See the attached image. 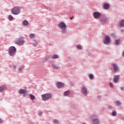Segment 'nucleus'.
Masks as SVG:
<instances>
[{"label": "nucleus", "mask_w": 124, "mask_h": 124, "mask_svg": "<svg viewBox=\"0 0 124 124\" xmlns=\"http://www.w3.org/2000/svg\"><path fill=\"white\" fill-rule=\"evenodd\" d=\"M41 96L42 100L44 101H46V100H48V99H50V98H52V97H53V94L47 93L42 94Z\"/></svg>", "instance_id": "1"}, {"label": "nucleus", "mask_w": 124, "mask_h": 124, "mask_svg": "<svg viewBox=\"0 0 124 124\" xmlns=\"http://www.w3.org/2000/svg\"><path fill=\"white\" fill-rule=\"evenodd\" d=\"M58 27L59 28L62 29V32H65V31L66 30V29H67V27H66V24H65V23L63 22H62L59 23L58 24Z\"/></svg>", "instance_id": "2"}, {"label": "nucleus", "mask_w": 124, "mask_h": 124, "mask_svg": "<svg viewBox=\"0 0 124 124\" xmlns=\"http://www.w3.org/2000/svg\"><path fill=\"white\" fill-rule=\"evenodd\" d=\"M11 11L14 15H18L20 14V8L19 7H16L13 8Z\"/></svg>", "instance_id": "3"}, {"label": "nucleus", "mask_w": 124, "mask_h": 124, "mask_svg": "<svg viewBox=\"0 0 124 124\" xmlns=\"http://www.w3.org/2000/svg\"><path fill=\"white\" fill-rule=\"evenodd\" d=\"M16 52V47L11 46L9 48V55H10V56H13Z\"/></svg>", "instance_id": "4"}, {"label": "nucleus", "mask_w": 124, "mask_h": 124, "mask_svg": "<svg viewBox=\"0 0 124 124\" xmlns=\"http://www.w3.org/2000/svg\"><path fill=\"white\" fill-rule=\"evenodd\" d=\"M24 43H25V41L21 38L17 39L15 41V44L17 45H23Z\"/></svg>", "instance_id": "5"}, {"label": "nucleus", "mask_w": 124, "mask_h": 124, "mask_svg": "<svg viewBox=\"0 0 124 124\" xmlns=\"http://www.w3.org/2000/svg\"><path fill=\"white\" fill-rule=\"evenodd\" d=\"M110 41H111V38H110L109 36H108V35L106 36L105 37V41H104L105 44L110 43Z\"/></svg>", "instance_id": "6"}, {"label": "nucleus", "mask_w": 124, "mask_h": 124, "mask_svg": "<svg viewBox=\"0 0 124 124\" xmlns=\"http://www.w3.org/2000/svg\"><path fill=\"white\" fill-rule=\"evenodd\" d=\"M93 16L95 19H98V18L101 17V14L98 12H94L93 13Z\"/></svg>", "instance_id": "7"}, {"label": "nucleus", "mask_w": 124, "mask_h": 124, "mask_svg": "<svg viewBox=\"0 0 124 124\" xmlns=\"http://www.w3.org/2000/svg\"><path fill=\"white\" fill-rule=\"evenodd\" d=\"M57 87L58 89L63 88V87H64V84H63L62 82H59L57 83Z\"/></svg>", "instance_id": "8"}, {"label": "nucleus", "mask_w": 124, "mask_h": 124, "mask_svg": "<svg viewBox=\"0 0 124 124\" xmlns=\"http://www.w3.org/2000/svg\"><path fill=\"white\" fill-rule=\"evenodd\" d=\"M19 93H24L23 96H25V95H27V94H28V93H27V90L23 89L19 90Z\"/></svg>", "instance_id": "9"}, {"label": "nucleus", "mask_w": 124, "mask_h": 124, "mask_svg": "<svg viewBox=\"0 0 124 124\" xmlns=\"http://www.w3.org/2000/svg\"><path fill=\"white\" fill-rule=\"evenodd\" d=\"M88 93V91H87V88L85 87H82V93L86 95Z\"/></svg>", "instance_id": "10"}, {"label": "nucleus", "mask_w": 124, "mask_h": 124, "mask_svg": "<svg viewBox=\"0 0 124 124\" xmlns=\"http://www.w3.org/2000/svg\"><path fill=\"white\" fill-rule=\"evenodd\" d=\"M119 78H120V76L119 75L115 76L114 78V82L115 83H117L118 81H119Z\"/></svg>", "instance_id": "11"}, {"label": "nucleus", "mask_w": 124, "mask_h": 124, "mask_svg": "<svg viewBox=\"0 0 124 124\" xmlns=\"http://www.w3.org/2000/svg\"><path fill=\"white\" fill-rule=\"evenodd\" d=\"M92 121H93V124H99V121H98V119H93V118H92Z\"/></svg>", "instance_id": "12"}, {"label": "nucleus", "mask_w": 124, "mask_h": 124, "mask_svg": "<svg viewBox=\"0 0 124 124\" xmlns=\"http://www.w3.org/2000/svg\"><path fill=\"white\" fill-rule=\"evenodd\" d=\"M113 66L114 71H119V68H118V66H117V64L114 63L113 64Z\"/></svg>", "instance_id": "13"}, {"label": "nucleus", "mask_w": 124, "mask_h": 124, "mask_svg": "<svg viewBox=\"0 0 124 124\" xmlns=\"http://www.w3.org/2000/svg\"><path fill=\"white\" fill-rule=\"evenodd\" d=\"M109 7H110V5H109V4H108L107 3H105L104 5V9L108 10V9H109Z\"/></svg>", "instance_id": "14"}, {"label": "nucleus", "mask_w": 124, "mask_h": 124, "mask_svg": "<svg viewBox=\"0 0 124 124\" xmlns=\"http://www.w3.org/2000/svg\"><path fill=\"white\" fill-rule=\"evenodd\" d=\"M120 26L121 27H124V19H123L120 21Z\"/></svg>", "instance_id": "15"}, {"label": "nucleus", "mask_w": 124, "mask_h": 124, "mask_svg": "<svg viewBox=\"0 0 124 124\" xmlns=\"http://www.w3.org/2000/svg\"><path fill=\"white\" fill-rule=\"evenodd\" d=\"M70 93V91H67L64 93V96H67L69 95V94Z\"/></svg>", "instance_id": "16"}, {"label": "nucleus", "mask_w": 124, "mask_h": 124, "mask_svg": "<svg viewBox=\"0 0 124 124\" xmlns=\"http://www.w3.org/2000/svg\"><path fill=\"white\" fill-rule=\"evenodd\" d=\"M23 24L24 26H28V25H29V22L27 20H24L23 21Z\"/></svg>", "instance_id": "17"}, {"label": "nucleus", "mask_w": 124, "mask_h": 124, "mask_svg": "<svg viewBox=\"0 0 124 124\" xmlns=\"http://www.w3.org/2000/svg\"><path fill=\"white\" fill-rule=\"evenodd\" d=\"M53 68L54 69H59L60 67L57 66V65H56L55 64H53Z\"/></svg>", "instance_id": "18"}, {"label": "nucleus", "mask_w": 124, "mask_h": 124, "mask_svg": "<svg viewBox=\"0 0 124 124\" xmlns=\"http://www.w3.org/2000/svg\"><path fill=\"white\" fill-rule=\"evenodd\" d=\"M30 97L31 99H32V100H34V99H35V97L34 96V95L30 94Z\"/></svg>", "instance_id": "19"}, {"label": "nucleus", "mask_w": 124, "mask_h": 124, "mask_svg": "<svg viewBox=\"0 0 124 124\" xmlns=\"http://www.w3.org/2000/svg\"><path fill=\"white\" fill-rule=\"evenodd\" d=\"M4 88H5V86H2L0 87V93H1V92L3 91V89H4Z\"/></svg>", "instance_id": "20"}, {"label": "nucleus", "mask_w": 124, "mask_h": 124, "mask_svg": "<svg viewBox=\"0 0 124 124\" xmlns=\"http://www.w3.org/2000/svg\"><path fill=\"white\" fill-rule=\"evenodd\" d=\"M59 58V56L57 54H55L53 56L52 58L53 59H58Z\"/></svg>", "instance_id": "21"}, {"label": "nucleus", "mask_w": 124, "mask_h": 124, "mask_svg": "<svg viewBox=\"0 0 124 124\" xmlns=\"http://www.w3.org/2000/svg\"><path fill=\"white\" fill-rule=\"evenodd\" d=\"M120 41H121V40H116V42H115L116 45H119V44H120Z\"/></svg>", "instance_id": "22"}, {"label": "nucleus", "mask_w": 124, "mask_h": 124, "mask_svg": "<svg viewBox=\"0 0 124 124\" xmlns=\"http://www.w3.org/2000/svg\"><path fill=\"white\" fill-rule=\"evenodd\" d=\"M8 19L10 20V21L12 20V19H13V16H12L11 15H9L8 16Z\"/></svg>", "instance_id": "23"}, {"label": "nucleus", "mask_w": 124, "mask_h": 124, "mask_svg": "<svg viewBox=\"0 0 124 124\" xmlns=\"http://www.w3.org/2000/svg\"><path fill=\"white\" fill-rule=\"evenodd\" d=\"M35 36V35L34 34H31L30 35V38H33Z\"/></svg>", "instance_id": "24"}, {"label": "nucleus", "mask_w": 124, "mask_h": 124, "mask_svg": "<svg viewBox=\"0 0 124 124\" xmlns=\"http://www.w3.org/2000/svg\"><path fill=\"white\" fill-rule=\"evenodd\" d=\"M89 78H90V79H93V78H94L93 75V74H90Z\"/></svg>", "instance_id": "25"}, {"label": "nucleus", "mask_w": 124, "mask_h": 124, "mask_svg": "<svg viewBox=\"0 0 124 124\" xmlns=\"http://www.w3.org/2000/svg\"><path fill=\"white\" fill-rule=\"evenodd\" d=\"M77 48H78V49H79L80 50L82 49V46H81V45H78L77 46Z\"/></svg>", "instance_id": "26"}, {"label": "nucleus", "mask_w": 124, "mask_h": 124, "mask_svg": "<svg viewBox=\"0 0 124 124\" xmlns=\"http://www.w3.org/2000/svg\"><path fill=\"white\" fill-rule=\"evenodd\" d=\"M116 104L117 106H119V105H121V102L120 101H116Z\"/></svg>", "instance_id": "27"}, {"label": "nucleus", "mask_w": 124, "mask_h": 124, "mask_svg": "<svg viewBox=\"0 0 124 124\" xmlns=\"http://www.w3.org/2000/svg\"><path fill=\"white\" fill-rule=\"evenodd\" d=\"M54 124H59V121L57 120H53Z\"/></svg>", "instance_id": "28"}, {"label": "nucleus", "mask_w": 124, "mask_h": 124, "mask_svg": "<svg viewBox=\"0 0 124 124\" xmlns=\"http://www.w3.org/2000/svg\"><path fill=\"white\" fill-rule=\"evenodd\" d=\"M116 114H117V112H116V111H113L112 112V116H116Z\"/></svg>", "instance_id": "29"}, {"label": "nucleus", "mask_w": 124, "mask_h": 124, "mask_svg": "<svg viewBox=\"0 0 124 124\" xmlns=\"http://www.w3.org/2000/svg\"><path fill=\"white\" fill-rule=\"evenodd\" d=\"M109 86H110V87H113V83H109Z\"/></svg>", "instance_id": "30"}, {"label": "nucleus", "mask_w": 124, "mask_h": 124, "mask_svg": "<svg viewBox=\"0 0 124 124\" xmlns=\"http://www.w3.org/2000/svg\"><path fill=\"white\" fill-rule=\"evenodd\" d=\"M0 124H2V120L0 118Z\"/></svg>", "instance_id": "31"}, {"label": "nucleus", "mask_w": 124, "mask_h": 124, "mask_svg": "<svg viewBox=\"0 0 124 124\" xmlns=\"http://www.w3.org/2000/svg\"><path fill=\"white\" fill-rule=\"evenodd\" d=\"M23 68H23V67L20 68H19V71H21V70H22V69H23Z\"/></svg>", "instance_id": "32"}, {"label": "nucleus", "mask_w": 124, "mask_h": 124, "mask_svg": "<svg viewBox=\"0 0 124 124\" xmlns=\"http://www.w3.org/2000/svg\"><path fill=\"white\" fill-rule=\"evenodd\" d=\"M70 20H72L73 19V17H70Z\"/></svg>", "instance_id": "33"}, {"label": "nucleus", "mask_w": 124, "mask_h": 124, "mask_svg": "<svg viewBox=\"0 0 124 124\" xmlns=\"http://www.w3.org/2000/svg\"><path fill=\"white\" fill-rule=\"evenodd\" d=\"M14 69H16V66H14Z\"/></svg>", "instance_id": "34"}, {"label": "nucleus", "mask_w": 124, "mask_h": 124, "mask_svg": "<svg viewBox=\"0 0 124 124\" xmlns=\"http://www.w3.org/2000/svg\"><path fill=\"white\" fill-rule=\"evenodd\" d=\"M82 124H86V123H83Z\"/></svg>", "instance_id": "35"}, {"label": "nucleus", "mask_w": 124, "mask_h": 124, "mask_svg": "<svg viewBox=\"0 0 124 124\" xmlns=\"http://www.w3.org/2000/svg\"><path fill=\"white\" fill-rule=\"evenodd\" d=\"M122 32H124V31H122Z\"/></svg>", "instance_id": "36"}, {"label": "nucleus", "mask_w": 124, "mask_h": 124, "mask_svg": "<svg viewBox=\"0 0 124 124\" xmlns=\"http://www.w3.org/2000/svg\"><path fill=\"white\" fill-rule=\"evenodd\" d=\"M31 124H33V123H31Z\"/></svg>", "instance_id": "37"}]
</instances>
